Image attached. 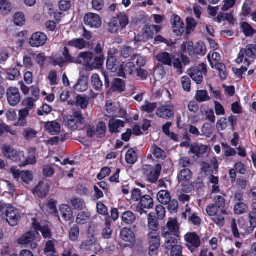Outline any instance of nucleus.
I'll use <instances>...</instances> for the list:
<instances>
[{"label":"nucleus","mask_w":256,"mask_h":256,"mask_svg":"<svg viewBox=\"0 0 256 256\" xmlns=\"http://www.w3.org/2000/svg\"><path fill=\"white\" fill-rule=\"evenodd\" d=\"M122 218V221L128 224H134L136 220V216L130 210L124 212Z\"/></svg>","instance_id":"e433bc0d"},{"label":"nucleus","mask_w":256,"mask_h":256,"mask_svg":"<svg viewBox=\"0 0 256 256\" xmlns=\"http://www.w3.org/2000/svg\"><path fill=\"white\" fill-rule=\"evenodd\" d=\"M8 79L9 80H14L16 77L20 75L19 70L16 68H10L7 71Z\"/></svg>","instance_id":"052dcab7"},{"label":"nucleus","mask_w":256,"mask_h":256,"mask_svg":"<svg viewBox=\"0 0 256 256\" xmlns=\"http://www.w3.org/2000/svg\"><path fill=\"white\" fill-rule=\"evenodd\" d=\"M248 206L244 202H239L236 204L234 206V212L236 214H242L247 212Z\"/></svg>","instance_id":"de8ad7c7"},{"label":"nucleus","mask_w":256,"mask_h":256,"mask_svg":"<svg viewBox=\"0 0 256 256\" xmlns=\"http://www.w3.org/2000/svg\"><path fill=\"white\" fill-rule=\"evenodd\" d=\"M44 127L52 135L58 134L60 132V126L58 122L56 121L48 122L45 124Z\"/></svg>","instance_id":"b1692460"},{"label":"nucleus","mask_w":256,"mask_h":256,"mask_svg":"<svg viewBox=\"0 0 256 256\" xmlns=\"http://www.w3.org/2000/svg\"><path fill=\"white\" fill-rule=\"evenodd\" d=\"M84 24L91 28H98L102 25V19L99 15L90 12L84 16Z\"/></svg>","instance_id":"f8f14e48"},{"label":"nucleus","mask_w":256,"mask_h":256,"mask_svg":"<svg viewBox=\"0 0 256 256\" xmlns=\"http://www.w3.org/2000/svg\"><path fill=\"white\" fill-rule=\"evenodd\" d=\"M207 72L206 66L204 63H202L196 68H190L188 70V74L190 77L197 84H200L203 80L202 73H206Z\"/></svg>","instance_id":"423d86ee"},{"label":"nucleus","mask_w":256,"mask_h":256,"mask_svg":"<svg viewBox=\"0 0 256 256\" xmlns=\"http://www.w3.org/2000/svg\"><path fill=\"white\" fill-rule=\"evenodd\" d=\"M124 126V122L122 120L112 118L109 121L108 128L110 132L112 134L119 133Z\"/></svg>","instance_id":"6ab92c4d"},{"label":"nucleus","mask_w":256,"mask_h":256,"mask_svg":"<svg viewBox=\"0 0 256 256\" xmlns=\"http://www.w3.org/2000/svg\"><path fill=\"white\" fill-rule=\"evenodd\" d=\"M177 236H178L172 235H168V236H163L166 238L164 246L166 250H172L174 246H178L177 244Z\"/></svg>","instance_id":"c85d7f7f"},{"label":"nucleus","mask_w":256,"mask_h":256,"mask_svg":"<svg viewBox=\"0 0 256 256\" xmlns=\"http://www.w3.org/2000/svg\"><path fill=\"white\" fill-rule=\"evenodd\" d=\"M148 238L150 244H160V240L158 232H149L148 234Z\"/></svg>","instance_id":"864d4df0"},{"label":"nucleus","mask_w":256,"mask_h":256,"mask_svg":"<svg viewBox=\"0 0 256 256\" xmlns=\"http://www.w3.org/2000/svg\"><path fill=\"white\" fill-rule=\"evenodd\" d=\"M252 2L250 0L246 1L242 8V14L244 16H248L252 12L251 6Z\"/></svg>","instance_id":"bf43d9fd"},{"label":"nucleus","mask_w":256,"mask_h":256,"mask_svg":"<svg viewBox=\"0 0 256 256\" xmlns=\"http://www.w3.org/2000/svg\"><path fill=\"white\" fill-rule=\"evenodd\" d=\"M121 238L125 242H132L135 240V235L130 228H124L120 230Z\"/></svg>","instance_id":"5701e85b"},{"label":"nucleus","mask_w":256,"mask_h":256,"mask_svg":"<svg viewBox=\"0 0 256 256\" xmlns=\"http://www.w3.org/2000/svg\"><path fill=\"white\" fill-rule=\"evenodd\" d=\"M90 218V214L88 212H82L77 216L76 222L78 224H86Z\"/></svg>","instance_id":"4c0bfd02"},{"label":"nucleus","mask_w":256,"mask_h":256,"mask_svg":"<svg viewBox=\"0 0 256 256\" xmlns=\"http://www.w3.org/2000/svg\"><path fill=\"white\" fill-rule=\"evenodd\" d=\"M171 20L172 21L174 33L177 36L182 35L184 31V24L180 18L177 15H174L172 16Z\"/></svg>","instance_id":"2eb2a0df"},{"label":"nucleus","mask_w":256,"mask_h":256,"mask_svg":"<svg viewBox=\"0 0 256 256\" xmlns=\"http://www.w3.org/2000/svg\"><path fill=\"white\" fill-rule=\"evenodd\" d=\"M8 104L12 106H16L20 101V95L18 89L14 86L8 88L6 92Z\"/></svg>","instance_id":"6e6552de"},{"label":"nucleus","mask_w":256,"mask_h":256,"mask_svg":"<svg viewBox=\"0 0 256 256\" xmlns=\"http://www.w3.org/2000/svg\"><path fill=\"white\" fill-rule=\"evenodd\" d=\"M256 58V45L249 44L246 48H242L240 50L238 56L236 60L238 64L242 63L244 60V62L248 66L250 62V60Z\"/></svg>","instance_id":"f257e3e1"},{"label":"nucleus","mask_w":256,"mask_h":256,"mask_svg":"<svg viewBox=\"0 0 256 256\" xmlns=\"http://www.w3.org/2000/svg\"><path fill=\"white\" fill-rule=\"evenodd\" d=\"M106 126L103 122H99L96 126V129L94 130L93 128L88 126L86 128V132L89 138H92L96 135L98 138H102L106 135Z\"/></svg>","instance_id":"1a4fd4ad"},{"label":"nucleus","mask_w":256,"mask_h":256,"mask_svg":"<svg viewBox=\"0 0 256 256\" xmlns=\"http://www.w3.org/2000/svg\"><path fill=\"white\" fill-rule=\"evenodd\" d=\"M124 81L120 78H115L112 82L111 89L113 92H122L124 90Z\"/></svg>","instance_id":"c756f323"},{"label":"nucleus","mask_w":256,"mask_h":256,"mask_svg":"<svg viewBox=\"0 0 256 256\" xmlns=\"http://www.w3.org/2000/svg\"><path fill=\"white\" fill-rule=\"evenodd\" d=\"M148 228L150 232H158L159 224L156 218L152 214L148 215Z\"/></svg>","instance_id":"bb28decb"},{"label":"nucleus","mask_w":256,"mask_h":256,"mask_svg":"<svg viewBox=\"0 0 256 256\" xmlns=\"http://www.w3.org/2000/svg\"><path fill=\"white\" fill-rule=\"evenodd\" d=\"M128 24V18L124 14L121 13L111 19L108 26L109 30L112 33H116L120 28H123Z\"/></svg>","instance_id":"f03ea898"},{"label":"nucleus","mask_w":256,"mask_h":256,"mask_svg":"<svg viewBox=\"0 0 256 256\" xmlns=\"http://www.w3.org/2000/svg\"><path fill=\"white\" fill-rule=\"evenodd\" d=\"M140 204L144 208H150L154 206L153 200L150 196H144L140 198Z\"/></svg>","instance_id":"79ce46f5"},{"label":"nucleus","mask_w":256,"mask_h":256,"mask_svg":"<svg viewBox=\"0 0 256 256\" xmlns=\"http://www.w3.org/2000/svg\"><path fill=\"white\" fill-rule=\"evenodd\" d=\"M214 204L219 208H224L226 205V200L224 197L218 196L214 197Z\"/></svg>","instance_id":"0e129e2a"},{"label":"nucleus","mask_w":256,"mask_h":256,"mask_svg":"<svg viewBox=\"0 0 256 256\" xmlns=\"http://www.w3.org/2000/svg\"><path fill=\"white\" fill-rule=\"evenodd\" d=\"M152 154L154 156L158 159L161 158L163 160L166 158L165 152L156 145L153 146Z\"/></svg>","instance_id":"13d9d810"},{"label":"nucleus","mask_w":256,"mask_h":256,"mask_svg":"<svg viewBox=\"0 0 256 256\" xmlns=\"http://www.w3.org/2000/svg\"><path fill=\"white\" fill-rule=\"evenodd\" d=\"M88 104V98L82 96H78L76 97V105L80 107L82 109L86 108Z\"/></svg>","instance_id":"603ef678"},{"label":"nucleus","mask_w":256,"mask_h":256,"mask_svg":"<svg viewBox=\"0 0 256 256\" xmlns=\"http://www.w3.org/2000/svg\"><path fill=\"white\" fill-rule=\"evenodd\" d=\"M172 60V66L176 70V73L179 76L181 75L183 73L184 66L179 58H174Z\"/></svg>","instance_id":"a19ab883"},{"label":"nucleus","mask_w":256,"mask_h":256,"mask_svg":"<svg viewBox=\"0 0 256 256\" xmlns=\"http://www.w3.org/2000/svg\"><path fill=\"white\" fill-rule=\"evenodd\" d=\"M156 57L158 60L162 64L168 66H172V60L174 59L172 54L167 52H162L158 54Z\"/></svg>","instance_id":"412c9836"},{"label":"nucleus","mask_w":256,"mask_h":256,"mask_svg":"<svg viewBox=\"0 0 256 256\" xmlns=\"http://www.w3.org/2000/svg\"><path fill=\"white\" fill-rule=\"evenodd\" d=\"M48 191L49 186L48 184L40 182L35 187L33 193L39 198H44L46 196Z\"/></svg>","instance_id":"a211bd4d"},{"label":"nucleus","mask_w":256,"mask_h":256,"mask_svg":"<svg viewBox=\"0 0 256 256\" xmlns=\"http://www.w3.org/2000/svg\"><path fill=\"white\" fill-rule=\"evenodd\" d=\"M11 4L8 0H0V14H7L11 10Z\"/></svg>","instance_id":"49530a36"},{"label":"nucleus","mask_w":256,"mask_h":256,"mask_svg":"<svg viewBox=\"0 0 256 256\" xmlns=\"http://www.w3.org/2000/svg\"><path fill=\"white\" fill-rule=\"evenodd\" d=\"M179 226L176 220L170 218L166 226L162 230V236H168V235L178 236Z\"/></svg>","instance_id":"0eeeda50"},{"label":"nucleus","mask_w":256,"mask_h":256,"mask_svg":"<svg viewBox=\"0 0 256 256\" xmlns=\"http://www.w3.org/2000/svg\"><path fill=\"white\" fill-rule=\"evenodd\" d=\"M138 157L134 148H130L126 155V160L128 164H133L137 160Z\"/></svg>","instance_id":"ea45409f"},{"label":"nucleus","mask_w":256,"mask_h":256,"mask_svg":"<svg viewBox=\"0 0 256 256\" xmlns=\"http://www.w3.org/2000/svg\"><path fill=\"white\" fill-rule=\"evenodd\" d=\"M190 79L188 76H184L182 78L181 83L184 90L186 92L190 90Z\"/></svg>","instance_id":"e2e57ef3"},{"label":"nucleus","mask_w":256,"mask_h":256,"mask_svg":"<svg viewBox=\"0 0 256 256\" xmlns=\"http://www.w3.org/2000/svg\"><path fill=\"white\" fill-rule=\"evenodd\" d=\"M20 176L22 180L26 184L32 180V174L30 171L21 172Z\"/></svg>","instance_id":"69168bd1"},{"label":"nucleus","mask_w":256,"mask_h":256,"mask_svg":"<svg viewBox=\"0 0 256 256\" xmlns=\"http://www.w3.org/2000/svg\"><path fill=\"white\" fill-rule=\"evenodd\" d=\"M207 150V146L202 144H199L198 143H194L190 146V151L195 156L199 157L204 154Z\"/></svg>","instance_id":"4be33fe9"},{"label":"nucleus","mask_w":256,"mask_h":256,"mask_svg":"<svg viewBox=\"0 0 256 256\" xmlns=\"http://www.w3.org/2000/svg\"><path fill=\"white\" fill-rule=\"evenodd\" d=\"M14 24L18 26H22L25 22L24 16L22 12H18L15 14L14 18Z\"/></svg>","instance_id":"4d7b16f0"},{"label":"nucleus","mask_w":256,"mask_h":256,"mask_svg":"<svg viewBox=\"0 0 256 256\" xmlns=\"http://www.w3.org/2000/svg\"><path fill=\"white\" fill-rule=\"evenodd\" d=\"M60 212L66 221L70 220L72 216V212L70 207L66 204H62L60 206Z\"/></svg>","instance_id":"cd10ccee"},{"label":"nucleus","mask_w":256,"mask_h":256,"mask_svg":"<svg viewBox=\"0 0 256 256\" xmlns=\"http://www.w3.org/2000/svg\"><path fill=\"white\" fill-rule=\"evenodd\" d=\"M144 34L146 36H142V34H138V36L134 38L135 44L140 42H145L146 40L152 38L154 35V32L152 25H146L144 28Z\"/></svg>","instance_id":"f3484780"},{"label":"nucleus","mask_w":256,"mask_h":256,"mask_svg":"<svg viewBox=\"0 0 256 256\" xmlns=\"http://www.w3.org/2000/svg\"><path fill=\"white\" fill-rule=\"evenodd\" d=\"M162 170V166L157 164L154 168H152L150 165L143 166L142 171L144 174L147 177L148 181L154 183L157 181Z\"/></svg>","instance_id":"39448f33"},{"label":"nucleus","mask_w":256,"mask_h":256,"mask_svg":"<svg viewBox=\"0 0 256 256\" xmlns=\"http://www.w3.org/2000/svg\"><path fill=\"white\" fill-rule=\"evenodd\" d=\"M90 42H87L83 38H76L68 42V44L70 46L76 48L79 50L85 48Z\"/></svg>","instance_id":"7c9ffc66"},{"label":"nucleus","mask_w":256,"mask_h":256,"mask_svg":"<svg viewBox=\"0 0 256 256\" xmlns=\"http://www.w3.org/2000/svg\"><path fill=\"white\" fill-rule=\"evenodd\" d=\"M135 69L136 66L133 62H122L119 66L117 74L118 76L125 78L126 74H132Z\"/></svg>","instance_id":"4468645a"},{"label":"nucleus","mask_w":256,"mask_h":256,"mask_svg":"<svg viewBox=\"0 0 256 256\" xmlns=\"http://www.w3.org/2000/svg\"><path fill=\"white\" fill-rule=\"evenodd\" d=\"M178 181L182 185L186 186L188 184L192 178V173L191 170L188 168L182 169L178 174Z\"/></svg>","instance_id":"dca6fc26"},{"label":"nucleus","mask_w":256,"mask_h":256,"mask_svg":"<svg viewBox=\"0 0 256 256\" xmlns=\"http://www.w3.org/2000/svg\"><path fill=\"white\" fill-rule=\"evenodd\" d=\"M118 64V62L116 58L112 56H110L107 60V68L112 72H116L117 73L119 67Z\"/></svg>","instance_id":"473e14b6"},{"label":"nucleus","mask_w":256,"mask_h":256,"mask_svg":"<svg viewBox=\"0 0 256 256\" xmlns=\"http://www.w3.org/2000/svg\"><path fill=\"white\" fill-rule=\"evenodd\" d=\"M88 88V80L86 76H82L78 80L75 84L74 88L76 90L80 92L86 91Z\"/></svg>","instance_id":"393cba45"},{"label":"nucleus","mask_w":256,"mask_h":256,"mask_svg":"<svg viewBox=\"0 0 256 256\" xmlns=\"http://www.w3.org/2000/svg\"><path fill=\"white\" fill-rule=\"evenodd\" d=\"M240 26L246 36H252L254 34V29L248 22H242L240 24Z\"/></svg>","instance_id":"a18cd8bd"},{"label":"nucleus","mask_w":256,"mask_h":256,"mask_svg":"<svg viewBox=\"0 0 256 256\" xmlns=\"http://www.w3.org/2000/svg\"><path fill=\"white\" fill-rule=\"evenodd\" d=\"M91 82L93 88L100 92L102 90L103 84L98 74H94L92 76Z\"/></svg>","instance_id":"72a5a7b5"},{"label":"nucleus","mask_w":256,"mask_h":256,"mask_svg":"<svg viewBox=\"0 0 256 256\" xmlns=\"http://www.w3.org/2000/svg\"><path fill=\"white\" fill-rule=\"evenodd\" d=\"M157 107L156 102H150L148 101L142 106V110L148 113L152 112Z\"/></svg>","instance_id":"5fc2aeb1"},{"label":"nucleus","mask_w":256,"mask_h":256,"mask_svg":"<svg viewBox=\"0 0 256 256\" xmlns=\"http://www.w3.org/2000/svg\"><path fill=\"white\" fill-rule=\"evenodd\" d=\"M2 150L4 156L6 158L14 162H20L24 160L23 152L18 151L8 145L4 144Z\"/></svg>","instance_id":"20e7f679"},{"label":"nucleus","mask_w":256,"mask_h":256,"mask_svg":"<svg viewBox=\"0 0 256 256\" xmlns=\"http://www.w3.org/2000/svg\"><path fill=\"white\" fill-rule=\"evenodd\" d=\"M112 230L111 229V222L109 220H106L105 227L102 232V236L105 239H110L112 237Z\"/></svg>","instance_id":"c03bdc74"},{"label":"nucleus","mask_w":256,"mask_h":256,"mask_svg":"<svg viewBox=\"0 0 256 256\" xmlns=\"http://www.w3.org/2000/svg\"><path fill=\"white\" fill-rule=\"evenodd\" d=\"M35 238V234L33 232H28L18 239L20 244H26L32 242Z\"/></svg>","instance_id":"c9c22d12"},{"label":"nucleus","mask_w":256,"mask_h":256,"mask_svg":"<svg viewBox=\"0 0 256 256\" xmlns=\"http://www.w3.org/2000/svg\"><path fill=\"white\" fill-rule=\"evenodd\" d=\"M93 58L94 54L90 52H82L78 54L76 63H88L92 60Z\"/></svg>","instance_id":"a878e982"},{"label":"nucleus","mask_w":256,"mask_h":256,"mask_svg":"<svg viewBox=\"0 0 256 256\" xmlns=\"http://www.w3.org/2000/svg\"><path fill=\"white\" fill-rule=\"evenodd\" d=\"M195 98L198 102H202L210 100V97L208 96L207 91L200 90H198Z\"/></svg>","instance_id":"09e8293b"},{"label":"nucleus","mask_w":256,"mask_h":256,"mask_svg":"<svg viewBox=\"0 0 256 256\" xmlns=\"http://www.w3.org/2000/svg\"><path fill=\"white\" fill-rule=\"evenodd\" d=\"M228 120L226 118H222L217 122L216 128L219 130H223L228 126Z\"/></svg>","instance_id":"774afa93"},{"label":"nucleus","mask_w":256,"mask_h":256,"mask_svg":"<svg viewBox=\"0 0 256 256\" xmlns=\"http://www.w3.org/2000/svg\"><path fill=\"white\" fill-rule=\"evenodd\" d=\"M194 54L204 56L206 54V46L204 42H198L194 47Z\"/></svg>","instance_id":"3c124183"},{"label":"nucleus","mask_w":256,"mask_h":256,"mask_svg":"<svg viewBox=\"0 0 256 256\" xmlns=\"http://www.w3.org/2000/svg\"><path fill=\"white\" fill-rule=\"evenodd\" d=\"M4 218L10 226H14L18 224L20 216L17 209L10 206L5 214Z\"/></svg>","instance_id":"9d476101"},{"label":"nucleus","mask_w":256,"mask_h":256,"mask_svg":"<svg viewBox=\"0 0 256 256\" xmlns=\"http://www.w3.org/2000/svg\"><path fill=\"white\" fill-rule=\"evenodd\" d=\"M83 118L80 111L74 112L72 116H64L63 118V123L69 128L72 130H76L80 125L82 123Z\"/></svg>","instance_id":"7ed1b4c3"},{"label":"nucleus","mask_w":256,"mask_h":256,"mask_svg":"<svg viewBox=\"0 0 256 256\" xmlns=\"http://www.w3.org/2000/svg\"><path fill=\"white\" fill-rule=\"evenodd\" d=\"M156 114L160 118L168 119L174 115L172 106L168 105L160 107L156 110Z\"/></svg>","instance_id":"aec40b11"},{"label":"nucleus","mask_w":256,"mask_h":256,"mask_svg":"<svg viewBox=\"0 0 256 256\" xmlns=\"http://www.w3.org/2000/svg\"><path fill=\"white\" fill-rule=\"evenodd\" d=\"M219 208L214 204H211L207 206L206 208V212L208 216H213L217 214Z\"/></svg>","instance_id":"338daca9"},{"label":"nucleus","mask_w":256,"mask_h":256,"mask_svg":"<svg viewBox=\"0 0 256 256\" xmlns=\"http://www.w3.org/2000/svg\"><path fill=\"white\" fill-rule=\"evenodd\" d=\"M44 250L47 256H56L54 254L56 250L54 242L52 240H49L46 242Z\"/></svg>","instance_id":"8fccbe9b"},{"label":"nucleus","mask_w":256,"mask_h":256,"mask_svg":"<svg viewBox=\"0 0 256 256\" xmlns=\"http://www.w3.org/2000/svg\"><path fill=\"white\" fill-rule=\"evenodd\" d=\"M157 198L160 203L164 204H168V202L170 201L171 197L170 193L167 190H162L158 192Z\"/></svg>","instance_id":"f704fd0d"},{"label":"nucleus","mask_w":256,"mask_h":256,"mask_svg":"<svg viewBox=\"0 0 256 256\" xmlns=\"http://www.w3.org/2000/svg\"><path fill=\"white\" fill-rule=\"evenodd\" d=\"M185 240L188 242V246L191 252H194L196 248L200 245V241L198 236L194 232H190L184 236Z\"/></svg>","instance_id":"ddd939ff"},{"label":"nucleus","mask_w":256,"mask_h":256,"mask_svg":"<svg viewBox=\"0 0 256 256\" xmlns=\"http://www.w3.org/2000/svg\"><path fill=\"white\" fill-rule=\"evenodd\" d=\"M64 58L66 63H76V58L72 57L66 47H64L62 51Z\"/></svg>","instance_id":"6e6d98bb"},{"label":"nucleus","mask_w":256,"mask_h":256,"mask_svg":"<svg viewBox=\"0 0 256 256\" xmlns=\"http://www.w3.org/2000/svg\"><path fill=\"white\" fill-rule=\"evenodd\" d=\"M48 38L46 35L42 32H36L32 34L30 38V44L32 47H39L44 46Z\"/></svg>","instance_id":"9b49d317"},{"label":"nucleus","mask_w":256,"mask_h":256,"mask_svg":"<svg viewBox=\"0 0 256 256\" xmlns=\"http://www.w3.org/2000/svg\"><path fill=\"white\" fill-rule=\"evenodd\" d=\"M70 203L74 210H81L86 207L84 200L80 198L72 197L70 200Z\"/></svg>","instance_id":"2f4dec72"},{"label":"nucleus","mask_w":256,"mask_h":256,"mask_svg":"<svg viewBox=\"0 0 256 256\" xmlns=\"http://www.w3.org/2000/svg\"><path fill=\"white\" fill-rule=\"evenodd\" d=\"M69 238L71 241H76L80 236V228L77 224L74 225L69 232Z\"/></svg>","instance_id":"37998d69"},{"label":"nucleus","mask_w":256,"mask_h":256,"mask_svg":"<svg viewBox=\"0 0 256 256\" xmlns=\"http://www.w3.org/2000/svg\"><path fill=\"white\" fill-rule=\"evenodd\" d=\"M38 132L30 128H24L23 131V136L27 140H30L36 137Z\"/></svg>","instance_id":"58836bf2"},{"label":"nucleus","mask_w":256,"mask_h":256,"mask_svg":"<svg viewBox=\"0 0 256 256\" xmlns=\"http://www.w3.org/2000/svg\"><path fill=\"white\" fill-rule=\"evenodd\" d=\"M95 242V238L94 236H92L90 239L85 240L82 242L80 248L84 250H88Z\"/></svg>","instance_id":"680f3d73"}]
</instances>
